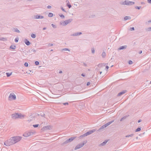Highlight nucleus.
Instances as JSON below:
<instances>
[{
  "label": "nucleus",
  "instance_id": "22",
  "mask_svg": "<svg viewBox=\"0 0 151 151\" xmlns=\"http://www.w3.org/2000/svg\"><path fill=\"white\" fill-rule=\"evenodd\" d=\"M134 136L133 134H131L129 135H127L125 136L126 137H132Z\"/></svg>",
  "mask_w": 151,
  "mask_h": 151
},
{
  "label": "nucleus",
  "instance_id": "62",
  "mask_svg": "<svg viewBox=\"0 0 151 151\" xmlns=\"http://www.w3.org/2000/svg\"><path fill=\"white\" fill-rule=\"evenodd\" d=\"M28 74H29V73H28Z\"/></svg>",
  "mask_w": 151,
  "mask_h": 151
},
{
  "label": "nucleus",
  "instance_id": "20",
  "mask_svg": "<svg viewBox=\"0 0 151 151\" xmlns=\"http://www.w3.org/2000/svg\"><path fill=\"white\" fill-rule=\"evenodd\" d=\"M66 2H68V3L67 4V5L68 6V7L69 8H70L71 7V5L70 4L69 1L68 0H67Z\"/></svg>",
  "mask_w": 151,
  "mask_h": 151
},
{
  "label": "nucleus",
  "instance_id": "4",
  "mask_svg": "<svg viewBox=\"0 0 151 151\" xmlns=\"http://www.w3.org/2000/svg\"><path fill=\"white\" fill-rule=\"evenodd\" d=\"M72 20L73 19H70L64 21L60 22V24L62 26H65L70 23Z\"/></svg>",
  "mask_w": 151,
  "mask_h": 151
},
{
  "label": "nucleus",
  "instance_id": "59",
  "mask_svg": "<svg viewBox=\"0 0 151 151\" xmlns=\"http://www.w3.org/2000/svg\"><path fill=\"white\" fill-rule=\"evenodd\" d=\"M140 121H141V120H139L138 121V122H140Z\"/></svg>",
  "mask_w": 151,
  "mask_h": 151
},
{
  "label": "nucleus",
  "instance_id": "7",
  "mask_svg": "<svg viewBox=\"0 0 151 151\" xmlns=\"http://www.w3.org/2000/svg\"><path fill=\"white\" fill-rule=\"evenodd\" d=\"M76 137H70L69 139L66 140L64 143L63 144H66L68 143L71 142H72L73 140H74L75 139H76Z\"/></svg>",
  "mask_w": 151,
  "mask_h": 151
},
{
  "label": "nucleus",
  "instance_id": "51",
  "mask_svg": "<svg viewBox=\"0 0 151 151\" xmlns=\"http://www.w3.org/2000/svg\"><path fill=\"white\" fill-rule=\"evenodd\" d=\"M90 84V82H88L87 83V85L88 86Z\"/></svg>",
  "mask_w": 151,
  "mask_h": 151
},
{
  "label": "nucleus",
  "instance_id": "27",
  "mask_svg": "<svg viewBox=\"0 0 151 151\" xmlns=\"http://www.w3.org/2000/svg\"><path fill=\"white\" fill-rule=\"evenodd\" d=\"M61 51H70V50L69 49H68V48H63V49H62L61 50Z\"/></svg>",
  "mask_w": 151,
  "mask_h": 151
},
{
  "label": "nucleus",
  "instance_id": "35",
  "mask_svg": "<svg viewBox=\"0 0 151 151\" xmlns=\"http://www.w3.org/2000/svg\"><path fill=\"white\" fill-rule=\"evenodd\" d=\"M39 64V63L38 61H36L35 62V64L36 65H38Z\"/></svg>",
  "mask_w": 151,
  "mask_h": 151
},
{
  "label": "nucleus",
  "instance_id": "38",
  "mask_svg": "<svg viewBox=\"0 0 151 151\" xmlns=\"http://www.w3.org/2000/svg\"><path fill=\"white\" fill-rule=\"evenodd\" d=\"M39 126V124H35V125H33V126L34 127H37Z\"/></svg>",
  "mask_w": 151,
  "mask_h": 151
},
{
  "label": "nucleus",
  "instance_id": "24",
  "mask_svg": "<svg viewBox=\"0 0 151 151\" xmlns=\"http://www.w3.org/2000/svg\"><path fill=\"white\" fill-rule=\"evenodd\" d=\"M106 142H107L106 141H105L103 142L102 143H101L100 145V146H103L105 145Z\"/></svg>",
  "mask_w": 151,
  "mask_h": 151
},
{
  "label": "nucleus",
  "instance_id": "50",
  "mask_svg": "<svg viewBox=\"0 0 151 151\" xmlns=\"http://www.w3.org/2000/svg\"><path fill=\"white\" fill-rule=\"evenodd\" d=\"M51 6H50L49 5L47 6V8L48 9H50L51 8Z\"/></svg>",
  "mask_w": 151,
  "mask_h": 151
},
{
  "label": "nucleus",
  "instance_id": "53",
  "mask_svg": "<svg viewBox=\"0 0 151 151\" xmlns=\"http://www.w3.org/2000/svg\"><path fill=\"white\" fill-rule=\"evenodd\" d=\"M81 76H83V77H84L85 76V75L84 74H81Z\"/></svg>",
  "mask_w": 151,
  "mask_h": 151
},
{
  "label": "nucleus",
  "instance_id": "57",
  "mask_svg": "<svg viewBox=\"0 0 151 151\" xmlns=\"http://www.w3.org/2000/svg\"><path fill=\"white\" fill-rule=\"evenodd\" d=\"M33 52H36V50H33Z\"/></svg>",
  "mask_w": 151,
  "mask_h": 151
},
{
  "label": "nucleus",
  "instance_id": "28",
  "mask_svg": "<svg viewBox=\"0 0 151 151\" xmlns=\"http://www.w3.org/2000/svg\"><path fill=\"white\" fill-rule=\"evenodd\" d=\"M48 16L50 17H51L53 16V14L52 13H50L48 14Z\"/></svg>",
  "mask_w": 151,
  "mask_h": 151
},
{
  "label": "nucleus",
  "instance_id": "2",
  "mask_svg": "<svg viewBox=\"0 0 151 151\" xmlns=\"http://www.w3.org/2000/svg\"><path fill=\"white\" fill-rule=\"evenodd\" d=\"M87 140L83 141L82 142H81L77 144L75 146L74 149V150H76L83 147L84 145L87 143Z\"/></svg>",
  "mask_w": 151,
  "mask_h": 151
},
{
  "label": "nucleus",
  "instance_id": "5",
  "mask_svg": "<svg viewBox=\"0 0 151 151\" xmlns=\"http://www.w3.org/2000/svg\"><path fill=\"white\" fill-rule=\"evenodd\" d=\"M16 96L13 93H11L8 97V100L10 101L15 100Z\"/></svg>",
  "mask_w": 151,
  "mask_h": 151
},
{
  "label": "nucleus",
  "instance_id": "61",
  "mask_svg": "<svg viewBox=\"0 0 151 151\" xmlns=\"http://www.w3.org/2000/svg\"><path fill=\"white\" fill-rule=\"evenodd\" d=\"M66 2L67 3V4L68 3V2Z\"/></svg>",
  "mask_w": 151,
  "mask_h": 151
},
{
  "label": "nucleus",
  "instance_id": "44",
  "mask_svg": "<svg viewBox=\"0 0 151 151\" xmlns=\"http://www.w3.org/2000/svg\"><path fill=\"white\" fill-rule=\"evenodd\" d=\"M130 29L131 30V31L134 30V27H131L130 28Z\"/></svg>",
  "mask_w": 151,
  "mask_h": 151
},
{
  "label": "nucleus",
  "instance_id": "26",
  "mask_svg": "<svg viewBox=\"0 0 151 151\" xmlns=\"http://www.w3.org/2000/svg\"><path fill=\"white\" fill-rule=\"evenodd\" d=\"M10 48L14 50L16 48V46L15 45H11Z\"/></svg>",
  "mask_w": 151,
  "mask_h": 151
},
{
  "label": "nucleus",
  "instance_id": "47",
  "mask_svg": "<svg viewBox=\"0 0 151 151\" xmlns=\"http://www.w3.org/2000/svg\"><path fill=\"white\" fill-rule=\"evenodd\" d=\"M83 66H85V67L87 66V64L86 63H83Z\"/></svg>",
  "mask_w": 151,
  "mask_h": 151
},
{
  "label": "nucleus",
  "instance_id": "32",
  "mask_svg": "<svg viewBox=\"0 0 151 151\" xmlns=\"http://www.w3.org/2000/svg\"><path fill=\"white\" fill-rule=\"evenodd\" d=\"M141 130V128H137L136 130L135 131L136 132H139Z\"/></svg>",
  "mask_w": 151,
  "mask_h": 151
},
{
  "label": "nucleus",
  "instance_id": "45",
  "mask_svg": "<svg viewBox=\"0 0 151 151\" xmlns=\"http://www.w3.org/2000/svg\"><path fill=\"white\" fill-rule=\"evenodd\" d=\"M63 104L64 105H68V103L66 102L63 103Z\"/></svg>",
  "mask_w": 151,
  "mask_h": 151
},
{
  "label": "nucleus",
  "instance_id": "23",
  "mask_svg": "<svg viewBox=\"0 0 151 151\" xmlns=\"http://www.w3.org/2000/svg\"><path fill=\"white\" fill-rule=\"evenodd\" d=\"M102 56L103 58H104L106 56V53L104 52H103L101 55Z\"/></svg>",
  "mask_w": 151,
  "mask_h": 151
},
{
  "label": "nucleus",
  "instance_id": "41",
  "mask_svg": "<svg viewBox=\"0 0 151 151\" xmlns=\"http://www.w3.org/2000/svg\"><path fill=\"white\" fill-rule=\"evenodd\" d=\"M61 9L63 11L65 12H66V11L65 10V9L63 8L62 7H61Z\"/></svg>",
  "mask_w": 151,
  "mask_h": 151
},
{
  "label": "nucleus",
  "instance_id": "18",
  "mask_svg": "<svg viewBox=\"0 0 151 151\" xmlns=\"http://www.w3.org/2000/svg\"><path fill=\"white\" fill-rule=\"evenodd\" d=\"M106 124H104V125H103V126H102V127H101L99 129V130H101L103 129H104V128H106Z\"/></svg>",
  "mask_w": 151,
  "mask_h": 151
},
{
  "label": "nucleus",
  "instance_id": "21",
  "mask_svg": "<svg viewBox=\"0 0 151 151\" xmlns=\"http://www.w3.org/2000/svg\"><path fill=\"white\" fill-rule=\"evenodd\" d=\"M131 17L129 16H126L124 17V20H126L128 19H130Z\"/></svg>",
  "mask_w": 151,
  "mask_h": 151
},
{
  "label": "nucleus",
  "instance_id": "13",
  "mask_svg": "<svg viewBox=\"0 0 151 151\" xmlns=\"http://www.w3.org/2000/svg\"><path fill=\"white\" fill-rule=\"evenodd\" d=\"M126 92H127L126 90H123V91H121V92L119 93L118 94V96H120L121 95H123V94H124Z\"/></svg>",
  "mask_w": 151,
  "mask_h": 151
},
{
  "label": "nucleus",
  "instance_id": "34",
  "mask_svg": "<svg viewBox=\"0 0 151 151\" xmlns=\"http://www.w3.org/2000/svg\"><path fill=\"white\" fill-rule=\"evenodd\" d=\"M14 31L16 32H17L18 33L20 32V31L17 29H16L14 30Z\"/></svg>",
  "mask_w": 151,
  "mask_h": 151
},
{
  "label": "nucleus",
  "instance_id": "63",
  "mask_svg": "<svg viewBox=\"0 0 151 151\" xmlns=\"http://www.w3.org/2000/svg\"><path fill=\"white\" fill-rule=\"evenodd\" d=\"M28 74H29V73H28Z\"/></svg>",
  "mask_w": 151,
  "mask_h": 151
},
{
  "label": "nucleus",
  "instance_id": "15",
  "mask_svg": "<svg viewBox=\"0 0 151 151\" xmlns=\"http://www.w3.org/2000/svg\"><path fill=\"white\" fill-rule=\"evenodd\" d=\"M127 46L126 45L123 46H121L118 49L119 50H121L125 49L126 48Z\"/></svg>",
  "mask_w": 151,
  "mask_h": 151
},
{
  "label": "nucleus",
  "instance_id": "55",
  "mask_svg": "<svg viewBox=\"0 0 151 151\" xmlns=\"http://www.w3.org/2000/svg\"><path fill=\"white\" fill-rule=\"evenodd\" d=\"M46 29V27H44V28H43V30H45Z\"/></svg>",
  "mask_w": 151,
  "mask_h": 151
},
{
  "label": "nucleus",
  "instance_id": "54",
  "mask_svg": "<svg viewBox=\"0 0 151 151\" xmlns=\"http://www.w3.org/2000/svg\"><path fill=\"white\" fill-rule=\"evenodd\" d=\"M141 4H145V3L143 2H142L141 3Z\"/></svg>",
  "mask_w": 151,
  "mask_h": 151
},
{
  "label": "nucleus",
  "instance_id": "19",
  "mask_svg": "<svg viewBox=\"0 0 151 151\" xmlns=\"http://www.w3.org/2000/svg\"><path fill=\"white\" fill-rule=\"evenodd\" d=\"M26 41L25 42V44L27 45H29L30 44V43L27 40H26Z\"/></svg>",
  "mask_w": 151,
  "mask_h": 151
},
{
  "label": "nucleus",
  "instance_id": "8",
  "mask_svg": "<svg viewBox=\"0 0 151 151\" xmlns=\"http://www.w3.org/2000/svg\"><path fill=\"white\" fill-rule=\"evenodd\" d=\"M96 131V130L95 129H93L91 130H90L85 134H86V136L87 135H90L91 134V133L94 132Z\"/></svg>",
  "mask_w": 151,
  "mask_h": 151
},
{
  "label": "nucleus",
  "instance_id": "31",
  "mask_svg": "<svg viewBox=\"0 0 151 151\" xmlns=\"http://www.w3.org/2000/svg\"><path fill=\"white\" fill-rule=\"evenodd\" d=\"M146 30L148 31H151V27H150L148 28Z\"/></svg>",
  "mask_w": 151,
  "mask_h": 151
},
{
  "label": "nucleus",
  "instance_id": "60",
  "mask_svg": "<svg viewBox=\"0 0 151 151\" xmlns=\"http://www.w3.org/2000/svg\"><path fill=\"white\" fill-rule=\"evenodd\" d=\"M101 73H102V72H100V74H101Z\"/></svg>",
  "mask_w": 151,
  "mask_h": 151
},
{
  "label": "nucleus",
  "instance_id": "30",
  "mask_svg": "<svg viewBox=\"0 0 151 151\" xmlns=\"http://www.w3.org/2000/svg\"><path fill=\"white\" fill-rule=\"evenodd\" d=\"M31 37L33 38H35L36 37V35L34 34H32L31 35Z\"/></svg>",
  "mask_w": 151,
  "mask_h": 151
},
{
  "label": "nucleus",
  "instance_id": "64",
  "mask_svg": "<svg viewBox=\"0 0 151 151\" xmlns=\"http://www.w3.org/2000/svg\"><path fill=\"white\" fill-rule=\"evenodd\" d=\"M150 83H151V81H150Z\"/></svg>",
  "mask_w": 151,
  "mask_h": 151
},
{
  "label": "nucleus",
  "instance_id": "40",
  "mask_svg": "<svg viewBox=\"0 0 151 151\" xmlns=\"http://www.w3.org/2000/svg\"><path fill=\"white\" fill-rule=\"evenodd\" d=\"M91 52L92 53H94L95 52V50L94 48H92L91 49Z\"/></svg>",
  "mask_w": 151,
  "mask_h": 151
},
{
  "label": "nucleus",
  "instance_id": "58",
  "mask_svg": "<svg viewBox=\"0 0 151 151\" xmlns=\"http://www.w3.org/2000/svg\"><path fill=\"white\" fill-rule=\"evenodd\" d=\"M59 73H62V71H60L59 72Z\"/></svg>",
  "mask_w": 151,
  "mask_h": 151
},
{
  "label": "nucleus",
  "instance_id": "1",
  "mask_svg": "<svg viewBox=\"0 0 151 151\" xmlns=\"http://www.w3.org/2000/svg\"><path fill=\"white\" fill-rule=\"evenodd\" d=\"M22 137L19 136H16L10 138L4 142V144L6 146H9L20 142L22 140Z\"/></svg>",
  "mask_w": 151,
  "mask_h": 151
},
{
  "label": "nucleus",
  "instance_id": "48",
  "mask_svg": "<svg viewBox=\"0 0 151 151\" xmlns=\"http://www.w3.org/2000/svg\"><path fill=\"white\" fill-rule=\"evenodd\" d=\"M147 23L148 24H149L150 23H151V19L148 21L147 22Z\"/></svg>",
  "mask_w": 151,
  "mask_h": 151
},
{
  "label": "nucleus",
  "instance_id": "3",
  "mask_svg": "<svg viewBox=\"0 0 151 151\" xmlns=\"http://www.w3.org/2000/svg\"><path fill=\"white\" fill-rule=\"evenodd\" d=\"M36 133V132L35 131H30L25 132L22 135L24 137H27L35 134Z\"/></svg>",
  "mask_w": 151,
  "mask_h": 151
},
{
  "label": "nucleus",
  "instance_id": "6",
  "mask_svg": "<svg viewBox=\"0 0 151 151\" xmlns=\"http://www.w3.org/2000/svg\"><path fill=\"white\" fill-rule=\"evenodd\" d=\"M134 2L133 1L125 0L123 3V5H132L134 4Z\"/></svg>",
  "mask_w": 151,
  "mask_h": 151
},
{
  "label": "nucleus",
  "instance_id": "11",
  "mask_svg": "<svg viewBox=\"0 0 151 151\" xmlns=\"http://www.w3.org/2000/svg\"><path fill=\"white\" fill-rule=\"evenodd\" d=\"M18 113H14L12 115V118L14 119H18Z\"/></svg>",
  "mask_w": 151,
  "mask_h": 151
},
{
  "label": "nucleus",
  "instance_id": "39",
  "mask_svg": "<svg viewBox=\"0 0 151 151\" xmlns=\"http://www.w3.org/2000/svg\"><path fill=\"white\" fill-rule=\"evenodd\" d=\"M141 6H136L135 7V8L138 9H139L141 8Z\"/></svg>",
  "mask_w": 151,
  "mask_h": 151
},
{
  "label": "nucleus",
  "instance_id": "49",
  "mask_svg": "<svg viewBox=\"0 0 151 151\" xmlns=\"http://www.w3.org/2000/svg\"><path fill=\"white\" fill-rule=\"evenodd\" d=\"M125 117H122V118L121 119H120V121H122L123 120V119H125Z\"/></svg>",
  "mask_w": 151,
  "mask_h": 151
},
{
  "label": "nucleus",
  "instance_id": "56",
  "mask_svg": "<svg viewBox=\"0 0 151 151\" xmlns=\"http://www.w3.org/2000/svg\"><path fill=\"white\" fill-rule=\"evenodd\" d=\"M142 51H139V53L141 54L142 53Z\"/></svg>",
  "mask_w": 151,
  "mask_h": 151
},
{
  "label": "nucleus",
  "instance_id": "52",
  "mask_svg": "<svg viewBox=\"0 0 151 151\" xmlns=\"http://www.w3.org/2000/svg\"><path fill=\"white\" fill-rule=\"evenodd\" d=\"M106 69L107 70L109 68V67L107 66H106Z\"/></svg>",
  "mask_w": 151,
  "mask_h": 151
},
{
  "label": "nucleus",
  "instance_id": "43",
  "mask_svg": "<svg viewBox=\"0 0 151 151\" xmlns=\"http://www.w3.org/2000/svg\"><path fill=\"white\" fill-rule=\"evenodd\" d=\"M51 25L54 28H56V26L54 24H51Z\"/></svg>",
  "mask_w": 151,
  "mask_h": 151
},
{
  "label": "nucleus",
  "instance_id": "42",
  "mask_svg": "<svg viewBox=\"0 0 151 151\" xmlns=\"http://www.w3.org/2000/svg\"><path fill=\"white\" fill-rule=\"evenodd\" d=\"M18 40L19 39L18 38H16L14 40L16 42H17L18 41Z\"/></svg>",
  "mask_w": 151,
  "mask_h": 151
},
{
  "label": "nucleus",
  "instance_id": "9",
  "mask_svg": "<svg viewBox=\"0 0 151 151\" xmlns=\"http://www.w3.org/2000/svg\"><path fill=\"white\" fill-rule=\"evenodd\" d=\"M52 128V127L50 126H47L44 127L42 129V130H45L47 129H50Z\"/></svg>",
  "mask_w": 151,
  "mask_h": 151
},
{
  "label": "nucleus",
  "instance_id": "25",
  "mask_svg": "<svg viewBox=\"0 0 151 151\" xmlns=\"http://www.w3.org/2000/svg\"><path fill=\"white\" fill-rule=\"evenodd\" d=\"M12 72H11L10 73H6V75L7 76V77H9L12 74Z\"/></svg>",
  "mask_w": 151,
  "mask_h": 151
},
{
  "label": "nucleus",
  "instance_id": "29",
  "mask_svg": "<svg viewBox=\"0 0 151 151\" xmlns=\"http://www.w3.org/2000/svg\"><path fill=\"white\" fill-rule=\"evenodd\" d=\"M86 136V134H84L82 135H81L79 137V138H81L84 137Z\"/></svg>",
  "mask_w": 151,
  "mask_h": 151
},
{
  "label": "nucleus",
  "instance_id": "33",
  "mask_svg": "<svg viewBox=\"0 0 151 151\" xmlns=\"http://www.w3.org/2000/svg\"><path fill=\"white\" fill-rule=\"evenodd\" d=\"M59 16L61 17V18H65V16H64L62 14H61V15H59Z\"/></svg>",
  "mask_w": 151,
  "mask_h": 151
},
{
  "label": "nucleus",
  "instance_id": "37",
  "mask_svg": "<svg viewBox=\"0 0 151 151\" xmlns=\"http://www.w3.org/2000/svg\"><path fill=\"white\" fill-rule=\"evenodd\" d=\"M24 65L26 67H28V64L27 63H25Z\"/></svg>",
  "mask_w": 151,
  "mask_h": 151
},
{
  "label": "nucleus",
  "instance_id": "14",
  "mask_svg": "<svg viewBox=\"0 0 151 151\" xmlns=\"http://www.w3.org/2000/svg\"><path fill=\"white\" fill-rule=\"evenodd\" d=\"M82 34V33L81 32H76L72 34V36H77L80 35Z\"/></svg>",
  "mask_w": 151,
  "mask_h": 151
},
{
  "label": "nucleus",
  "instance_id": "16",
  "mask_svg": "<svg viewBox=\"0 0 151 151\" xmlns=\"http://www.w3.org/2000/svg\"><path fill=\"white\" fill-rule=\"evenodd\" d=\"M114 120H113L110 122H108L107 123H106V124H105L106 125V127L108 126H109V125L111 123H112V122H114Z\"/></svg>",
  "mask_w": 151,
  "mask_h": 151
},
{
  "label": "nucleus",
  "instance_id": "12",
  "mask_svg": "<svg viewBox=\"0 0 151 151\" xmlns=\"http://www.w3.org/2000/svg\"><path fill=\"white\" fill-rule=\"evenodd\" d=\"M18 119H23L25 116V115L22 114L21 113H18Z\"/></svg>",
  "mask_w": 151,
  "mask_h": 151
},
{
  "label": "nucleus",
  "instance_id": "46",
  "mask_svg": "<svg viewBox=\"0 0 151 151\" xmlns=\"http://www.w3.org/2000/svg\"><path fill=\"white\" fill-rule=\"evenodd\" d=\"M147 1L148 3L151 4V0H147Z\"/></svg>",
  "mask_w": 151,
  "mask_h": 151
},
{
  "label": "nucleus",
  "instance_id": "10",
  "mask_svg": "<svg viewBox=\"0 0 151 151\" xmlns=\"http://www.w3.org/2000/svg\"><path fill=\"white\" fill-rule=\"evenodd\" d=\"M44 17L43 16L39 15H36L34 16V18L35 19H42Z\"/></svg>",
  "mask_w": 151,
  "mask_h": 151
},
{
  "label": "nucleus",
  "instance_id": "36",
  "mask_svg": "<svg viewBox=\"0 0 151 151\" xmlns=\"http://www.w3.org/2000/svg\"><path fill=\"white\" fill-rule=\"evenodd\" d=\"M132 63H133V62H132V61L131 60H129V65L132 64Z\"/></svg>",
  "mask_w": 151,
  "mask_h": 151
},
{
  "label": "nucleus",
  "instance_id": "17",
  "mask_svg": "<svg viewBox=\"0 0 151 151\" xmlns=\"http://www.w3.org/2000/svg\"><path fill=\"white\" fill-rule=\"evenodd\" d=\"M7 40V38L2 37L0 38V40L2 41H6Z\"/></svg>",
  "mask_w": 151,
  "mask_h": 151
}]
</instances>
